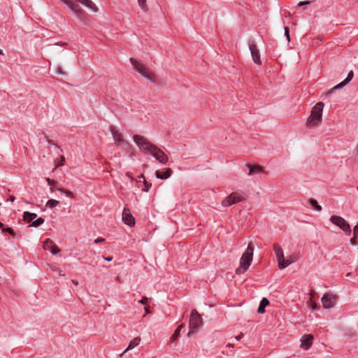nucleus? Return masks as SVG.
<instances>
[{
	"instance_id": "obj_10",
	"label": "nucleus",
	"mask_w": 358,
	"mask_h": 358,
	"mask_svg": "<svg viewBox=\"0 0 358 358\" xmlns=\"http://www.w3.org/2000/svg\"><path fill=\"white\" fill-rule=\"evenodd\" d=\"M322 306L324 308H331L336 305V296L327 293L322 298Z\"/></svg>"
},
{
	"instance_id": "obj_28",
	"label": "nucleus",
	"mask_w": 358,
	"mask_h": 358,
	"mask_svg": "<svg viewBox=\"0 0 358 358\" xmlns=\"http://www.w3.org/2000/svg\"><path fill=\"white\" fill-rule=\"evenodd\" d=\"M138 6L139 7L143 10H146V0H138Z\"/></svg>"
},
{
	"instance_id": "obj_1",
	"label": "nucleus",
	"mask_w": 358,
	"mask_h": 358,
	"mask_svg": "<svg viewBox=\"0 0 358 358\" xmlns=\"http://www.w3.org/2000/svg\"><path fill=\"white\" fill-rule=\"evenodd\" d=\"M133 139L142 152L150 154L162 164L166 165L168 164V156L160 148L150 143L145 137L136 134L134 136Z\"/></svg>"
},
{
	"instance_id": "obj_46",
	"label": "nucleus",
	"mask_w": 358,
	"mask_h": 358,
	"mask_svg": "<svg viewBox=\"0 0 358 358\" xmlns=\"http://www.w3.org/2000/svg\"><path fill=\"white\" fill-rule=\"evenodd\" d=\"M53 145L55 146V148H57V149H58V150H59L62 151V149L59 148V146H58L57 144L53 143Z\"/></svg>"
},
{
	"instance_id": "obj_7",
	"label": "nucleus",
	"mask_w": 358,
	"mask_h": 358,
	"mask_svg": "<svg viewBox=\"0 0 358 358\" xmlns=\"http://www.w3.org/2000/svg\"><path fill=\"white\" fill-rule=\"evenodd\" d=\"M330 221L341 229L347 234H351V228L349 224L345 220L344 218L337 215H332L330 217Z\"/></svg>"
},
{
	"instance_id": "obj_9",
	"label": "nucleus",
	"mask_w": 358,
	"mask_h": 358,
	"mask_svg": "<svg viewBox=\"0 0 358 358\" xmlns=\"http://www.w3.org/2000/svg\"><path fill=\"white\" fill-rule=\"evenodd\" d=\"M252 261V257L243 254L240 259V266L236 268V273L241 274L245 273L251 265Z\"/></svg>"
},
{
	"instance_id": "obj_19",
	"label": "nucleus",
	"mask_w": 358,
	"mask_h": 358,
	"mask_svg": "<svg viewBox=\"0 0 358 358\" xmlns=\"http://www.w3.org/2000/svg\"><path fill=\"white\" fill-rule=\"evenodd\" d=\"M37 217L36 213L24 212V219L28 222H33Z\"/></svg>"
},
{
	"instance_id": "obj_3",
	"label": "nucleus",
	"mask_w": 358,
	"mask_h": 358,
	"mask_svg": "<svg viewBox=\"0 0 358 358\" xmlns=\"http://www.w3.org/2000/svg\"><path fill=\"white\" fill-rule=\"evenodd\" d=\"M130 62L134 69L143 78L150 80L152 83H155V76L152 72L146 67L144 64L136 60L135 59L130 58Z\"/></svg>"
},
{
	"instance_id": "obj_2",
	"label": "nucleus",
	"mask_w": 358,
	"mask_h": 358,
	"mask_svg": "<svg viewBox=\"0 0 358 358\" xmlns=\"http://www.w3.org/2000/svg\"><path fill=\"white\" fill-rule=\"evenodd\" d=\"M324 103L318 102L313 108L311 114L307 120V124L311 127H315L322 121V110Z\"/></svg>"
},
{
	"instance_id": "obj_18",
	"label": "nucleus",
	"mask_w": 358,
	"mask_h": 358,
	"mask_svg": "<svg viewBox=\"0 0 358 358\" xmlns=\"http://www.w3.org/2000/svg\"><path fill=\"white\" fill-rule=\"evenodd\" d=\"M269 301L266 298L264 297L262 301H260L259 306L257 309V312L259 313H265V307L268 305Z\"/></svg>"
},
{
	"instance_id": "obj_14",
	"label": "nucleus",
	"mask_w": 358,
	"mask_h": 358,
	"mask_svg": "<svg viewBox=\"0 0 358 358\" xmlns=\"http://www.w3.org/2000/svg\"><path fill=\"white\" fill-rule=\"evenodd\" d=\"M65 5H66L73 13L76 15L78 17H81L82 10L77 8V6L73 3L71 0H61Z\"/></svg>"
},
{
	"instance_id": "obj_24",
	"label": "nucleus",
	"mask_w": 358,
	"mask_h": 358,
	"mask_svg": "<svg viewBox=\"0 0 358 358\" xmlns=\"http://www.w3.org/2000/svg\"><path fill=\"white\" fill-rule=\"evenodd\" d=\"M140 178H143V183H144L145 187L143 189V192H148L150 188L152 187V183H150V182H147L145 180V178H144L143 175H141L140 176Z\"/></svg>"
},
{
	"instance_id": "obj_12",
	"label": "nucleus",
	"mask_w": 358,
	"mask_h": 358,
	"mask_svg": "<svg viewBox=\"0 0 358 358\" xmlns=\"http://www.w3.org/2000/svg\"><path fill=\"white\" fill-rule=\"evenodd\" d=\"M249 49L250 50V53L252 57V59L255 63L257 64H261L260 55L259 53V50L257 48V45L254 42H251L249 43Z\"/></svg>"
},
{
	"instance_id": "obj_34",
	"label": "nucleus",
	"mask_w": 358,
	"mask_h": 358,
	"mask_svg": "<svg viewBox=\"0 0 358 358\" xmlns=\"http://www.w3.org/2000/svg\"><path fill=\"white\" fill-rule=\"evenodd\" d=\"M284 31H285V36H286L287 41H289L290 37H289V28L285 27V29H284Z\"/></svg>"
},
{
	"instance_id": "obj_20",
	"label": "nucleus",
	"mask_w": 358,
	"mask_h": 358,
	"mask_svg": "<svg viewBox=\"0 0 358 358\" xmlns=\"http://www.w3.org/2000/svg\"><path fill=\"white\" fill-rule=\"evenodd\" d=\"M248 167L249 169L248 175H252L262 171V169L257 166L248 165Z\"/></svg>"
},
{
	"instance_id": "obj_21",
	"label": "nucleus",
	"mask_w": 358,
	"mask_h": 358,
	"mask_svg": "<svg viewBox=\"0 0 358 358\" xmlns=\"http://www.w3.org/2000/svg\"><path fill=\"white\" fill-rule=\"evenodd\" d=\"M309 202L311 206L314 208L317 211L320 212L322 210V206L318 204L315 199H311Z\"/></svg>"
},
{
	"instance_id": "obj_8",
	"label": "nucleus",
	"mask_w": 358,
	"mask_h": 358,
	"mask_svg": "<svg viewBox=\"0 0 358 358\" xmlns=\"http://www.w3.org/2000/svg\"><path fill=\"white\" fill-rule=\"evenodd\" d=\"M244 197L242 194L239 192H233L227 196L222 201V206L223 207H229L231 205L236 204L238 202L243 201Z\"/></svg>"
},
{
	"instance_id": "obj_40",
	"label": "nucleus",
	"mask_w": 358,
	"mask_h": 358,
	"mask_svg": "<svg viewBox=\"0 0 358 358\" xmlns=\"http://www.w3.org/2000/svg\"><path fill=\"white\" fill-rule=\"evenodd\" d=\"M57 72L59 74H62V75H64V73L62 71V69L60 66H58L57 69Z\"/></svg>"
},
{
	"instance_id": "obj_22",
	"label": "nucleus",
	"mask_w": 358,
	"mask_h": 358,
	"mask_svg": "<svg viewBox=\"0 0 358 358\" xmlns=\"http://www.w3.org/2000/svg\"><path fill=\"white\" fill-rule=\"evenodd\" d=\"M59 202L55 199H50L46 203V206L50 208H53L59 205Z\"/></svg>"
},
{
	"instance_id": "obj_52",
	"label": "nucleus",
	"mask_w": 358,
	"mask_h": 358,
	"mask_svg": "<svg viewBox=\"0 0 358 358\" xmlns=\"http://www.w3.org/2000/svg\"><path fill=\"white\" fill-rule=\"evenodd\" d=\"M2 54H3V52H2V51L0 50V55H2Z\"/></svg>"
},
{
	"instance_id": "obj_49",
	"label": "nucleus",
	"mask_w": 358,
	"mask_h": 358,
	"mask_svg": "<svg viewBox=\"0 0 358 358\" xmlns=\"http://www.w3.org/2000/svg\"><path fill=\"white\" fill-rule=\"evenodd\" d=\"M316 307H317L316 304H313V309L316 308Z\"/></svg>"
},
{
	"instance_id": "obj_17",
	"label": "nucleus",
	"mask_w": 358,
	"mask_h": 358,
	"mask_svg": "<svg viewBox=\"0 0 358 358\" xmlns=\"http://www.w3.org/2000/svg\"><path fill=\"white\" fill-rule=\"evenodd\" d=\"M140 342H141V338L138 336L132 339L130 341L127 349L120 355V356H122L127 351L131 350V349L134 348L135 347H136L140 343Z\"/></svg>"
},
{
	"instance_id": "obj_23",
	"label": "nucleus",
	"mask_w": 358,
	"mask_h": 358,
	"mask_svg": "<svg viewBox=\"0 0 358 358\" xmlns=\"http://www.w3.org/2000/svg\"><path fill=\"white\" fill-rule=\"evenodd\" d=\"M45 220L42 217L35 219L31 224V227H37L44 223Z\"/></svg>"
},
{
	"instance_id": "obj_4",
	"label": "nucleus",
	"mask_w": 358,
	"mask_h": 358,
	"mask_svg": "<svg viewBox=\"0 0 358 358\" xmlns=\"http://www.w3.org/2000/svg\"><path fill=\"white\" fill-rule=\"evenodd\" d=\"M274 251L277 257L280 269H284L295 262V259H285L283 251L279 245H274Z\"/></svg>"
},
{
	"instance_id": "obj_26",
	"label": "nucleus",
	"mask_w": 358,
	"mask_h": 358,
	"mask_svg": "<svg viewBox=\"0 0 358 358\" xmlns=\"http://www.w3.org/2000/svg\"><path fill=\"white\" fill-rule=\"evenodd\" d=\"M183 328V325H180L175 331L174 334H173L171 338L173 341H176V338L179 336L180 335V333L181 331V330Z\"/></svg>"
},
{
	"instance_id": "obj_50",
	"label": "nucleus",
	"mask_w": 358,
	"mask_h": 358,
	"mask_svg": "<svg viewBox=\"0 0 358 358\" xmlns=\"http://www.w3.org/2000/svg\"><path fill=\"white\" fill-rule=\"evenodd\" d=\"M3 224L0 222V229L2 228Z\"/></svg>"
},
{
	"instance_id": "obj_45",
	"label": "nucleus",
	"mask_w": 358,
	"mask_h": 358,
	"mask_svg": "<svg viewBox=\"0 0 358 358\" xmlns=\"http://www.w3.org/2000/svg\"><path fill=\"white\" fill-rule=\"evenodd\" d=\"M66 43H63V42H58V43H56L55 45H65Z\"/></svg>"
},
{
	"instance_id": "obj_33",
	"label": "nucleus",
	"mask_w": 358,
	"mask_h": 358,
	"mask_svg": "<svg viewBox=\"0 0 358 358\" xmlns=\"http://www.w3.org/2000/svg\"><path fill=\"white\" fill-rule=\"evenodd\" d=\"M64 162H65V157L63 155H61L59 157V162L58 164H57L55 166V169H57L59 166L64 165Z\"/></svg>"
},
{
	"instance_id": "obj_31",
	"label": "nucleus",
	"mask_w": 358,
	"mask_h": 358,
	"mask_svg": "<svg viewBox=\"0 0 358 358\" xmlns=\"http://www.w3.org/2000/svg\"><path fill=\"white\" fill-rule=\"evenodd\" d=\"M57 190L64 193L66 194V196L68 197H73V194L72 192H71L70 191H68V190H64L63 189H60V188H58V189H56Z\"/></svg>"
},
{
	"instance_id": "obj_48",
	"label": "nucleus",
	"mask_w": 358,
	"mask_h": 358,
	"mask_svg": "<svg viewBox=\"0 0 358 358\" xmlns=\"http://www.w3.org/2000/svg\"><path fill=\"white\" fill-rule=\"evenodd\" d=\"M227 346H228V347H231V348H233V347H234V345L229 343V344L227 345Z\"/></svg>"
},
{
	"instance_id": "obj_6",
	"label": "nucleus",
	"mask_w": 358,
	"mask_h": 358,
	"mask_svg": "<svg viewBox=\"0 0 358 358\" xmlns=\"http://www.w3.org/2000/svg\"><path fill=\"white\" fill-rule=\"evenodd\" d=\"M202 325V319L196 310H192L189 318V334L193 333Z\"/></svg>"
},
{
	"instance_id": "obj_11",
	"label": "nucleus",
	"mask_w": 358,
	"mask_h": 358,
	"mask_svg": "<svg viewBox=\"0 0 358 358\" xmlns=\"http://www.w3.org/2000/svg\"><path fill=\"white\" fill-rule=\"evenodd\" d=\"M122 220L129 227H132L135 224V219L131 214L129 208H124L122 212Z\"/></svg>"
},
{
	"instance_id": "obj_16",
	"label": "nucleus",
	"mask_w": 358,
	"mask_h": 358,
	"mask_svg": "<svg viewBox=\"0 0 358 358\" xmlns=\"http://www.w3.org/2000/svg\"><path fill=\"white\" fill-rule=\"evenodd\" d=\"M84 6L92 10L94 12L98 11V8L91 0H78Z\"/></svg>"
},
{
	"instance_id": "obj_53",
	"label": "nucleus",
	"mask_w": 358,
	"mask_h": 358,
	"mask_svg": "<svg viewBox=\"0 0 358 358\" xmlns=\"http://www.w3.org/2000/svg\"><path fill=\"white\" fill-rule=\"evenodd\" d=\"M357 191H358V187H357Z\"/></svg>"
},
{
	"instance_id": "obj_25",
	"label": "nucleus",
	"mask_w": 358,
	"mask_h": 358,
	"mask_svg": "<svg viewBox=\"0 0 358 358\" xmlns=\"http://www.w3.org/2000/svg\"><path fill=\"white\" fill-rule=\"evenodd\" d=\"M254 247L252 246L251 243H249L246 250L243 252L245 255H248L250 257H253Z\"/></svg>"
},
{
	"instance_id": "obj_43",
	"label": "nucleus",
	"mask_w": 358,
	"mask_h": 358,
	"mask_svg": "<svg viewBox=\"0 0 358 358\" xmlns=\"http://www.w3.org/2000/svg\"><path fill=\"white\" fill-rule=\"evenodd\" d=\"M358 232V223L354 227V234Z\"/></svg>"
},
{
	"instance_id": "obj_30",
	"label": "nucleus",
	"mask_w": 358,
	"mask_h": 358,
	"mask_svg": "<svg viewBox=\"0 0 358 358\" xmlns=\"http://www.w3.org/2000/svg\"><path fill=\"white\" fill-rule=\"evenodd\" d=\"M45 180L47 181L48 185L50 187L51 191H54L55 189L54 187L55 182L50 179L49 178H46Z\"/></svg>"
},
{
	"instance_id": "obj_51",
	"label": "nucleus",
	"mask_w": 358,
	"mask_h": 358,
	"mask_svg": "<svg viewBox=\"0 0 358 358\" xmlns=\"http://www.w3.org/2000/svg\"><path fill=\"white\" fill-rule=\"evenodd\" d=\"M145 311H146L147 313H148V308H145Z\"/></svg>"
},
{
	"instance_id": "obj_27",
	"label": "nucleus",
	"mask_w": 358,
	"mask_h": 358,
	"mask_svg": "<svg viewBox=\"0 0 358 358\" xmlns=\"http://www.w3.org/2000/svg\"><path fill=\"white\" fill-rule=\"evenodd\" d=\"M348 83H345V80L342 81L341 83L336 85L335 87H334L331 90V92H334V90L342 89L344 86H345Z\"/></svg>"
},
{
	"instance_id": "obj_15",
	"label": "nucleus",
	"mask_w": 358,
	"mask_h": 358,
	"mask_svg": "<svg viewBox=\"0 0 358 358\" xmlns=\"http://www.w3.org/2000/svg\"><path fill=\"white\" fill-rule=\"evenodd\" d=\"M172 173V171L170 169H166L164 172L161 173L158 171H156L155 176L158 179L165 180L169 178Z\"/></svg>"
},
{
	"instance_id": "obj_5",
	"label": "nucleus",
	"mask_w": 358,
	"mask_h": 358,
	"mask_svg": "<svg viewBox=\"0 0 358 358\" xmlns=\"http://www.w3.org/2000/svg\"><path fill=\"white\" fill-rule=\"evenodd\" d=\"M110 131L112 134L113 140L118 146L122 147L124 149H127L130 147L129 143L123 138L122 134L115 127H110Z\"/></svg>"
},
{
	"instance_id": "obj_29",
	"label": "nucleus",
	"mask_w": 358,
	"mask_h": 358,
	"mask_svg": "<svg viewBox=\"0 0 358 358\" xmlns=\"http://www.w3.org/2000/svg\"><path fill=\"white\" fill-rule=\"evenodd\" d=\"M353 76H354V73L352 71H350L348 76H347V78L344 80H345V83H349L352 79L353 78Z\"/></svg>"
},
{
	"instance_id": "obj_37",
	"label": "nucleus",
	"mask_w": 358,
	"mask_h": 358,
	"mask_svg": "<svg viewBox=\"0 0 358 358\" xmlns=\"http://www.w3.org/2000/svg\"><path fill=\"white\" fill-rule=\"evenodd\" d=\"M2 231L3 232H4V231L7 232V233L10 234V235H13L14 234V231H13V229L10 228V227L6 228V229L3 230Z\"/></svg>"
},
{
	"instance_id": "obj_44",
	"label": "nucleus",
	"mask_w": 358,
	"mask_h": 358,
	"mask_svg": "<svg viewBox=\"0 0 358 358\" xmlns=\"http://www.w3.org/2000/svg\"><path fill=\"white\" fill-rule=\"evenodd\" d=\"M103 258H104L108 262H110L113 259V257H103Z\"/></svg>"
},
{
	"instance_id": "obj_47",
	"label": "nucleus",
	"mask_w": 358,
	"mask_h": 358,
	"mask_svg": "<svg viewBox=\"0 0 358 358\" xmlns=\"http://www.w3.org/2000/svg\"><path fill=\"white\" fill-rule=\"evenodd\" d=\"M350 242H351V243H352V245H355V243L354 242L353 238H351V239H350Z\"/></svg>"
},
{
	"instance_id": "obj_36",
	"label": "nucleus",
	"mask_w": 358,
	"mask_h": 358,
	"mask_svg": "<svg viewBox=\"0 0 358 358\" xmlns=\"http://www.w3.org/2000/svg\"><path fill=\"white\" fill-rule=\"evenodd\" d=\"M310 1H300L298 3V6L303 7V6H308V5H310Z\"/></svg>"
},
{
	"instance_id": "obj_39",
	"label": "nucleus",
	"mask_w": 358,
	"mask_h": 358,
	"mask_svg": "<svg viewBox=\"0 0 358 358\" xmlns=\"http://www.w3.org/2000/svg\"><path fill=\"white\" fill-rule=\"evenodd\" d=\"M148 301V298L147 297H143L142 299H141L139 301V302L142 304H145Z\"/></svg>"
},
{
	"instance_id": "obj_41",
	"label": "nucleus",
	"mask_w": 358,
	"mask_h": 358,
	"mask_svg": "<svg viewBox=\"0 0 358 358\" xmlns=\"http://www.w3.org/2000/svg\"><path fill=\"white\" fill-rule=\"evenodd\" d=\"M287 259H289V260H291V259H295V262H296V255H290V256L289 257V258H288Z\"/></svg>"
},
{
	"instance_id": "obj_32",
	"label": "nucleus",
	"mask_w": 358,
	"mask_h": 358,
	"mask_svg": "<svg viewBox=\"0 0 358 358\" xmlns=\"http://www.w3.org/2000/svg\"><path fill=\"white\" fill-rule=\"evenodd\" d=\"M50 252L52 255H57L59 252V249L56 245H53L50 249Z\"/></svg>"
},
{
	"instance_id": "obj_38",
	"label": "nucleus",
	"mask_w": 358,
	"mask_h": 358,
	"mask_svg": "<svg viewBox=\"0 0 358 358\" xmlns=\"http://www.w3.org/2000/svg\"><path fill=\"white\" fill-rule=\"evenodd\" d=\"M105 241V238H102V237H99L97 238H96L94 241V243L96 244H98V243H100L101 242H103Z\"/></svg>"
},
{
	"instance_id": "obj_13",
	"label": "nucleus",
	"mask_w": 358,
	"mask_h": 358,
	"mask_svg": "<svg viewBox=\"0 0 358 358\" xmlns=\"http://www.w3.org/2000/svg\"><path fill=\"white\" fill-rule=\"evenodd\" d=\"M313 336L311 334H305L301 338V348L308 350L313 343Z\"/></svg>"
},
{
	"instance_id": "obj_35",
	"label": "nucleus",
	"mask_w": 358,
	"mask_h": 358,
	"mask_svg": "<svg viewBox=\"0 0 358 358\" xmlns=\"http://www.w3.org/2000/svg\"><path fill=\"white\" fill-rule=\"evenodd\" d=\"M52 245H52V241H49V240H47V241H46V242H45V248L46 250H50V249L51 248H50V246H51V247H52Z\"/></svg>"
},
{
	"instance_id": "obj_42",
	"label": "nucleus",
	"mask_w": 358,
	"mask_h": 358,
	"mask_svg": "<svg viewBox=\"0 0 358 358\" xmlns=\"http://www.w3.org/2000/svg\"><path fill=\"white\" fill-rule=\"evenodd\" d=\"M243 334H241L240 335H238V336H236V337H235V340H236V341H239V340H241V338L243 337Z\"/></svg>"
}]
</instances>
